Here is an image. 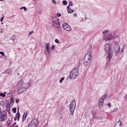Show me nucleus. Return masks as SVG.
Segmentation results:
<instances>
[{
    "label": "nucleus",
    "instance_id": "1",
    "mask_svg": "<svg viewBox=\"0 0 127 127\" xmlns=\"http://www.w3.org/2000/svg\"><path fill=\"white\" fill-rule=\"evenodd\" d=\"M24 83L22 79L20 80L17 84L16 87L18 94H20L24 92L26 90L28 89L29 87H25L23 85L25 84Z\"/></svg>",
    "mask_w": 127,
    "mask_h": 127
},
{
    "label": "nucleus",
    "instance_id": "2",
    "mask_svg": "<svg viewBox=\"0 0 127 127\" xmlns=\"http://www.w3.org/2000/svg\"><path fill=\"white\" fill-rule=\"evenodd\" d=\"M110 46L109 44L107 43L105 45L104 49L106 53H108V57L107 58H109V61L110 62L111 58L113 56V51L110 48Z\"/></svg>",
    "mask_w": 127,
    "mask_h": 127
},
{
    "label": "nucleus",
    "instance_id": "3",
    "mask_svg": "<svg viewBox=\"0 0 127 127\" xmlns=\"http://www.w3.org/2000/svg\"><path fill=\"white\" fill-rule=\"evenodd\" d=\"M52 21L53 26L56 28L58 31L61 32V30L60 27L59 20L55 17H53L52 19Z\"/></svg>",
    "mask_w": 127,
    "mask_h": 127
},
{
    "label": "nucleus",
    "instance_id": "4",
    "mask_svg": "<svg viewBox=\"0 0 127 127\" xmlns=\"http://www.w3.org/2000/svg\"><path fill=\"white\" fill-rule=\"evenodd\" d=\"M79 69L76 68L73 69L70 72V78L71 79H74L76 78L78 75Z\"/></svg>",
    "mask_w": 127,
    "mask_h": 127
},
{
    "label": "nucleus",
    "instance_id": "5",
    "mask_svg": "<svg viewBox=\"0 0 127 127\" xmlns=\"http://www.w3.org/2000/svg\"><path fill=\"white\" fill-rule=\"evenodd\" d=\"M109 34L104 35V39L106 41L113 39L114 31H109Z\"/></svg>",
    "mask_w": 127,
    "mask_h": 127
},
{
    "label": "nucleus",
    "instance_id": "6",
    "mask_svg": "<svg viewBox=\"0 0 127 127\" xmlns=\"http://www.w3.org/2000/svg\"><path fill=\"white\" fill-rule=\"evenodd\" d=\"M92 53L91 52L89 51L88 52L86 55L85 56L83 62H88L90 61V62H91V60L92 59Z\"/></svg>",
    "mask_w": 127,
    "mask_h": 127
},
{
    "label": "nucleus",
    "instance_id": "7",
    "mask_svg": "<svg viewBox=\"0 0 127 127\" xmlns=\"http://www.w3.org/2000/svg\"><path fill=\"white\" fill-rule=\"evenodd\" d=\"M120 51V46L118 44H115L114 47L113 51L115 53V55L117 56Z\"/></svg>",
    "mask_w": 127,
    "mask_h": 127
},
{
    "label": "nucleus",
    "instance_id": "8",
    "mask_svg": "<svg viewBox=\"0 0 127 127\" xmlns=\"http://www.w3.org/2000/svg\"><path fill=\"white\" fill-rule=\"evenodd\" d=\"M31 124H32L35 127H37L38 125V121L36 119H33L31 122Z\"/></svg>",
    "mask_w": 127,
    "mask_h": 127
},
{
    "label": "nucleus",
    "instance_id": "9",
    "mask_svg": "<svg viewBox=\"0 0 127 127\" xmlns=\"http://www.w3.org/2000/svg\"><path fill=\"white\" fill-rule=\"evenodd\" d=\"M71 105L69 106V111L71 115H73L74 111L75 109V107L71 106Z\"/></svg>",
    "mask_w": 127,
    "mask_h": 127
},
{
    "label": "nucleus",
    "instance_id": "10",
    "mask_svg": "<svg viewBox=\"0 0 127 127\" xmlns=\"http://www.w3.org/2000/svg\"><path fill=\"white\" fill-rule=\"evenodd\" d=\"M7 119V117L4 115H1L0 117V120L1 121H5Z\"/></svg>",
    "mask_w": 127,
    "mask_h": 127
},
{
    "label": "nucleus",
    "instance_id": "11",
    "mask_svg": "<svg viewBox=\"0 0 127 127\" xmlns=\"http://www.w3.org/2000/svg\"><path fill=\"white\" fill-rule=\"evenodd\" d=\"M103 102L101 101L100 100H99L98 101V106L99 109L102 108L103 107Z\"/></svg>",
    "mask_w": 127,
    "mask_h": 127
},
{
    "label": "nucleus",
    "instance_id": "12",
    "mask_svg": "<svg viewBox=\"0 0 127 127\" xmlns=\"http://www.w3.org/2000/svg\"><path fill=\"white\" fill-rule=\"evenodd\" d=\"M122 123L120 122H118L115 124L114 127H122L121 126Z\"/></svg>",
    "mask_w": 127,
    "mask_h": 127
},
{
    "label": "nucleus",
    "instance_id": "13",
    "mask_svg": "<svg viewBox=\"0 0 127 127\" xmlns=\"http://www.w3.org/2000/svg\"><path fill=\"white\" fill-rule=\"evenodd\" d=\"M76 102L75 100H72L71 102L70 105H71V106L76 107Z\"/></svg>",
    "mask_w": 127,
    "mask_h": 127
},
{
    "label": "nucleus",
    "instance_id": "14",
    "mask_svg": "<svg viewBox=\"0 0 127 127\" xmlns=\"http://www.w3.org/2000/svg\"><path fill=\"white\" fill-rule=\"evenodd\" d=\"M114 33L113 39L116 38H118L119 39V35L117 32L115 31H114Z\"/></svg>",
    "mask_w": 127,
    "mask_h": 127
},
{
    "label": "nucleus",
    "instance_id": "15",
    "mask_svg": "<svg viewBox=\"0 0 127 127\" xmlns=\"http://www.w3.org/2000/svg\"><path fill=\"white\" fill-rule=\"evenodd\" d=\"M64 106L63 105H62L60 108V109L59 110V113L60 114H61L62 113L64 109Z\"/></svg>",
    "mask_w": 127,
    "mask_h": 127
},
{
    "label": "nucleus",
    "instance_id": "16",
    "mask_svg": "<svg viewBox=\"0 0 127 127\" xmlns=\"http://www.w3.org/2000/svg\"><path fill=\"white\" fill-rule=\"evenodd\" d=\"M106 96L107 95H104L102 96L101 98L99 100H100L101 101H103L104 102Z\"/></svg>",
    "mask_w": 127,
    "mask_h": 127
},
{
    "label": "nucleus",
    "instance_id": "17",
    "mask_svg": "<svg viewBox=\"0 0 127 127\" xmlns=\"http://www.w3.org/2000/svg\"><path fill=\"white\" fill-rule=\"evenodd\" d=\"M69 25L66 23H64L62 25L63 28L65 30L66 27H68Z\"/></svg>",
    "mask_w": 127,
    "mask_h": 127
},
{
    "label": "nucleus",
    "instance_id": "18",
    "mask_svg": "<svg viewBox=\"0 0 127 127\" xmlns=\"http://www.w3.org/2000/svg\"><path fill=\"white\" fill-rule=\"evenodd\" d=\"M15 117V118H17L18 121H19L20 118V113L19 112L18 113H17Z\"/></svg>",
    "mask_w": 127,
    "mask_h": 127
},
{
    "label": "nucleus",
    "instance_id": "19",
    "mask_svg": "<svg viewBox=\"0 0 127 127\" xmlns=\"http://www.w3.org/2000/svg\"><path fill=\"white\" fill-rule=\"evenodd\" d=\"M84 62V65L85 66H87L88 65H89L91 63V62H90V61L88 62H87H87Z\"/></svg>",
    "mask_w": 127,
    "mask_h": 127
},
{
    "label": "nucleus",
    "instance_id": "20",
    "mask_svg": "<svg viewBox=\"0 0 127 127\" xmlns=\"http://www.w3.org/2000/svg\"><path fill=\"white\" fill-rule=\"evenodd\" d=\"M27 115V113H24L23 116V121H24L26 120Z\"/></svg>",
    "mask_w": 127,
    "mask_h": 127
},
{
    "label": "nucleus",
    "instance_id": "21",
    "mask_svg": "<svg viewBox=\"0 0 127 127\" xmlns=\"http://www.w3.org/2000/svg\"><path fill=\"white\" fill-rule=\"evenodd\" d=\"M10 73V70L9 69H7V70L3 72L2 74L5 73V74H9Z\"/></svg>",
    "mask_w": 127,
    "mask_h": 127
},
{
    "label": "nucleus",
    "instance_id": "22",
    "mask_svg": "<svg viewBox=\"0 0 127 127\" xmlns=\"http://www.w3.org/2000/svg\"><path fill=\"white\" fill-rule=\"evenodd\" d=\"M65 30L67 31H71L72 28L71 27L69 26L68 27H66V28Z\"/></svg>",
    "mask_w": 127,
    "mask_h": 127
},
{
    "label": "nucleus",
    "instance_id": "23",
    "mask_svg": "<svg viewBox=\"0 0 127 127\" xmlns=\"http://www.w3.org/2000/svg\"><path fill=\"white\" fill-rule=\"evenodd\" d=\"M14 103V99L12 98H11L10 99V104L11 106H12Z\"/></svg>",
    "mask_w": 127,
    "mask_h": 127
},
{
    "label": "nucleus",
    "instance_id": "24",
    "mask_svg": "<svg viewBox=\"0 0 127 127\" xmlns=\"http://www.w3.org/2000/svg\"><path fill=\"white\" fill-rule=\"evenodd\" d=\"M67 12L69 13H72L73 12V10L71 9V8H70L67 9Z\"/></svg>",
    "mask_w": 127,
    "mask_h": 127
},
{
    "label": "nucleus",
    "instance_id": "25",
    "mask_svg": "<svg viewBox=\"0 0 127 127\" xmlns=\"http://www.w3.org/2000/svg\"><path fill=\"white\" fill-rule=\"evenodd\" d=\"M11 39L13 41H15L16 39V38L15 35H13L11 37Z\"/></svg>",
    "mask_w": 127,
    "mask_h": 127
},
{
    "label": "nucleus",
    "instance_id": "26",
    "mask_svg": "<svg viewBox=\"0 0 127 127\" xmlns=\"http://www.w3.org/2000/svg\"><path fill=\"white\" fill-rule=\"evenodd\" d=\"M46 49H48L50 48V44L49 43H47L46 44Z\"/></svg>",
    "mask_w": 127,
    "mask_h": 127
},
{
    "label": "nucleus",
    "instance_id": "27",
    "mask_svg": "<svg viewBox=\"0 0 127 127\" xmlns=\"http://www.w3.org/2000/svg\"><path fill=\"white\" fill-rule=\"evenodd\" d=\"M0 105L2 107H3L4 106V102L3 101H1L0 102Z\"/></svg>",
    "mask_w": 127,
    "mask_h": 127
},
{
    "label": "nucleus",
    "instance_id": "28",
    "mask_svg": "<svg viewBox=\"0 0 127 127\" xmlns=\"http://www.w3.org/2000/svg\"><path fill=\"white\" fill-rule=\"evenodd\" d=\"M48 54H50L51 53V50L50 48L46 49Z\"/></svg>",
    "mask_w": 127,
    "mask_h": 127
},
{
    "label": "nucleus",
    "instance_id": "29",
    "mask_svg": "<svg viewBox=\"0 0 127 127\" xmlns=\"http://www.w3.org/2000/svg\"><path fill=\"white\" fill-rule=\"evenodd\" d=\"M62 3L63 4L65 5L67 4V3L66 0H64L63 1Z\"/></svg>",
    "mask_w": 127,
    "mask_h": 127
},
{
    "label": "nucleus",
    "instance_id": "30",
    "mask_svg": "<svg viewBox=\"0 0 127 127\" xmlns=\"http://www.w3.org/2000/svg\"><path fill=\"white\" fill-rule=\"evenodd\" d=\"M118 108H114L113 111H111V112L112 113L113 112H115L117 111H118Z\"/></svg>",
    "mask_w": 127,
    "mask_h": 127
},
{
    "label": "nucleus",
    "instance_id": "31",
    "mask_svg": "<svg viewBox=\"0 0 127 127\" xmlns=\"http://www.w3.org/2000/svg\"><path fill=\"white\" fill-rule=\"evenodd\" d=\"M16 108L15 107L13 108L12 109V111H13L14 113H15L16 112Z\"/></svg>",
    "mask_w": 127,
    "mask_h": 127
},
{
    "label": "nucleus",
    "instance_id": "32",
    "mask_svg": "<svg viewBox=\"0 0 127 127\" xmlns=\"http://www.w3.org/2000/svg\"><path fill=\"white\" fill-rule=\"evenodd\" d=\"M0 96H2L3 97H4L6 96L5 94L2 93H0Z\"/></svg>",
    "mask_w": 127,
    "mask_h": 127
},
{
    "label": "nucleus",
    "instance_id": "33",
    "mask_svg": "<svg viewBox=\"0 0 127 127\" xmlns=\"http://www.w3.org/2000/svg\"><path fill=\"white\" fill-rule=\"evenodd\" d=\"M31 81H29L27 85H28V86L27 87H29V88L30 87L31 85Z\"/></svg>",
    "mask_w": 127,
    "mask_h": 127
},
{
    "label": "nucleus",
    "instance_id": "34",
    "mask_svg": "<svg viewBox=\"0 0 127 127\" xmlns=\"http://www.w3.org/2000/svg\"><path fill=\"white\" fill-rule=\"evenodd\" d=\"M6 104L7 105H9V104L11 105L10 104V100H7L6 101Z\"/></svg>",
    "mask_w": 127,
    "mask_h": 127
},
{
    "label": "nucleus",
    "instance_id": "35",
    "mask_svg": "<svg viewBox=\"0 0 127 127\" xmlns=\"http://www.w3.org/2000/svg\"><path fill=\"white\" fill-rule=\"evenodd\" d=\"M64 78L63 77L62 78L60 81V83H61L63 81L64 79Z\"/></svg>",
    "mask_w": 127,
    "mask_h": 127
},
{
    "label": "nucleus",
    "instance_id": "36",
    "mask_svg": "<svg viewBox=\"0 0 127 127\" xmlns=\"http://www.w3.org/2000/svg\"><path fill=\"white\" fill-rule=\"evenodd\" d=\"M109 31L108 30H105L102 33L103 34H104L106 33H108Z\"/></svg>",
    "mask_w": 127,
    "mask_h": 127
},
{
    "label": "nucleus",
    "instance_id": "37",
    "mask_svg": "<svg viewBox=\"0 0 127 127\" xmlns=\"http://www.w3.org/2000/svg\"><path fill=\"white\" fill-rule=\"evenodd\" d=\"M61 14L60 13H57L56 14V16L57 17H60L61 16Z\"/></svg>",
    "mask_w": 127,
    "mask_h": 127
},
{
    "label": "nucleus",
    "instance_id": "38",
    "mask_svg": "<svg viewBox=\"0 0 127 127\" xmlns=\"http://www.w3.org/2000/svg\"><path fill=\"white\" fill-rule=\"evenodd\" d=\"M55 41L56 43L58 44H59L60 43L59 41L58 40V39H55Z\"/></svg>",
    "mask_w": 127,
    "mask_h": 127
},
{
    "label": "nucleus",
    "instance_id": "39",
    "mask_svg": "<svg viewBox=\"0 0 127 127\" xmlns=\"http://www.w3.org/2000/svg\"><path fill=\"white\" fill-rule=\"evenodd\" d=\"M6 108H7V109H8V108H10V106L11 107L12 106H11V105L9 104V105H6Z\"/></svg>",
    "mask_w": 127,
    "mask_h": 127
},
{
    "label": "nucleus",
    "instance_id": "40",
    "mask_svg": "<svg viewBox=\"0 0 127 127\" xmlns=\"http://www.w3.org/2000/svg\"><path fill=\"white\" fill-rule=\"evenodd\" d=\"M0 54L2 56H4L5 55V54L4 52H3L1 51L0 52Z\"/></svg>",
    "mask_w": 127,
    "mask_h": 127
},
{
    "label": "nucleus",
    "instance_id": "41",
    "mask_svg": "<svg viewBox=\"0 0 127 127\" xmlns=\"http://www.w3.org/2000/svg\"><path fill=\"white\" fill-rule=\"evenodd\" d=\"M12 95V94L11 93H9L7 94V95L8 96L10 97Z\"/></svg>",
    "mask_w": 127,
    "mask_h": 127
},
{
    "label": "nucleus",
    "instance_id": "42",
    "mask_svg": "<svg viewBox=\"0 0 127 127\" xmlns=\"http://www.w3.org/2000/svg\"><path fill=\"white\" fill-rule=\"evenodd\" d=\"M107 105L109 106V108H110L111 106V103H109L107 104Z\"/></svg>",
    "mask_w": 127,
    "mask_h": 127
},
{
    "label": "nucleus",
    "instance_id": "43",
    "mask_svg": "<svg viewBox=\"0 0 127 127\" xmlns=\"http://www.w3.org/2000/svg\"><path fill=\"white\" fill-rule=\"evenodd\" d=\"M69 5L70 6H72L73 5L72 2H70L69 3Z\"/></svg>",
    "mask_w": 127,
    "mask_h": 127
},
{
    "label": "nucleus",
    "instance_id": "44",
    "mask_svg": "<svg viewBox=\"0 0 127 127\" xmlns=\"http://www.w3.org/2000/svg\"><path fill=\"white\" fill-rule=\"evenodd\" d=\"M4 17V16H3L2 17H1L0 18V21L1 22H2L3 21Z\"/></svg>",
    "mask_w": 127,
    "mask_h": 127
},
{
    "label": "nucleus",
    "instance_id": "45",
    "mask_svg": "<svg viewBox=\"0 0 127 127\" xmlns=\"http://www.w3.org/2000/svg\"><path fill=\"white\" fill-rule=\"evenodd\" d=\"M33 32H34V31H32L29 32V35L31 34H32L33 33Z\"/></svg>",
    "mask_w": 127,
    "mask_h": 127
},
{
    "label": "nucleus",
    "instance_id": "46",
    "mask_svg": "<svg viewBox=\"0 0 127 127\" xmlns=\"http://www.w3.org/2000/svg\"><path fill=\"white\" fill-rule=\"evenodd\" d=\"M52 2L54 4H56V2L55 0H52Z\"/></svg>",
    "mask_w": 127,
    "mask_h": 127
},
{
    "label": "nucleus",
    "instance_id": "47",
    "mask_svg": "<svg viewBox=\"0 0 127 127\" xmlns=\"http://www.w3.org/2000/svg\"><path fill=\"white\" fill-rule=\"evenodd\" d=\"M7 110L8 112L9 113V114H10V108H8V109H7Z\"/></svg>",
    "mask_w": 127,
    "mask_h": 127
},
{
    "label": "nucleus",
    "instance_id": "48",
    "mask_svg": "<svg viewBox=\"0 0 127 127\" xmlns=\"http://www.w3.org/2000/svg\"><path fill=\"white\" fill-rule=\"evenodd\" d=\"M55 45H53L52 47V50H53L55 48Z\"/></svg>",
    "mask_w": 127,
    "mask_h": 127
},
{
    "label": "nucleus",
    "instance_id": "49",
    "mask_svg": "<svg viewBox=\"0 0 127 127\" xmlns=\"http://www.w3.org/2000/svg\"><path fill=\"white\" fill-rule=\"evenodd\" d=\"M124 49V48H123L122 49H121V53H122L123 52Z\"/></svg>",
    "mask_w": 127,
    "mask_h": 127
},
{
    "label": "nucleus",
    "instance_id": "50",
    "mask_svg": "<svg viewBox=\"0 0 127 127\" xmlns=\"http://www.w3.org/2000/svg\"><path fill=\"white\" fill-rule=\"evenodd\" d=\"M19 100L18 99H17L16 100V103H18L19 102Z\"/></svg>",
    "mask_w": 127,
    "mask_h": 127
},
{
    "label": "nucleus",
    "instance_id": "51",
    "mask_svg": "<svg viewBox=\"0 0 127 127\" xmlns=\"http://www.w3.org/2000/svg\"><path fill=\"white\" fill-rule=\"evenodd\" d=\"M125 99H127V94L125 96Z\"/></svg>",
    "mask_w": 127,
    "mask_h": 127
},
{
    "label": "nucleus",
    "instance_id": "52",
    "mask_svg": "<svg viewBox=\"0 0 127 127\" xmlns=\"http://www.w3.org/2000/svg\"><path fill=\"white\" fill-rule=\"evenodd\" d=\"M23 9H24L25 11H26L27 10V9L25 7H24V8Z\"/></svg>",
    "mask_w": 127,
    "mask_h": 127
},
{
    "label": "nucleus",
    "instance_id": "53",
    "mask_svg": "<svg viewBox=\"0 0 127 127\" xmlns=\"http://www.w3.org/2000/svg\"><path fill=\"white\" fill-rule=\"evenodd\" d=\"M77 14L76 13L75 14H74V16L76 17L77 16Z\"/></svg>",
    "mask_w": 127,
    "mask_h": 127
},
{
    "label": "nucleus",
    "instance_id": "54",
    "mask_svg": "<svg viewBox=\"0 0 127 127\" xmlns=\"http://www.w3.org/2000/svg\"><path fill=\"white\" fill-rule=\"evenodd\" d=\"M70 6H69V5L68 6H67V9L70 8H69Z\"/></svg>",
    "mask_w": 127,
    "mask_h": 127
},
{
    "label": "nucleus",
    "instance_id": "55",
    "mask_svg": "<svg viewBox=\"0 0 127 127\" xmlns=\"http://www.w3.org/2000/svg\"><path fill=\"white\" fill-rule=\"evenodd\" d=\"M24 8V7H21L20 8V9H21V10H22V9H23Z\"/></svg>",
    "mask_w": 127,
    "mask_h": 127
},
{
    "label": "nucleus",
    "instance_id": "56",
    "mask_svg": "<svg viewBox=\"0 0 127 127\" xmlns=\"http://www.w3.org/2000/svg\"><path fill=\"white\" fill-rule=\"evenodd\" d=\"M80 63H79L78 64H77V67H78V66H80Z\"/></svg>",
    "mask_w": 127,
    "mask_h": 127
},
{
    "label": "nucleus",
    "instance_id": "57",
    "mask_svg": "<svg viewBox=\"0 0 127 127\" xmlns=\"http://www.w3.org/2000/svg\"><path fill=\"white\" fill-rule=\"evenodd\" d=\"M17 118H15V117H14V120L15 121H16L17 120Z\"/></svg>",
    "mask_w": 127,
    "mask_h": 127
},
{
    "label": "nucleus",
    "instance_id": "58",
    "mask_svg": "<svg viewBox=\"0 0 127 127\" xmlns=\"http://www.w3.org/2000/svg\"><path fill=\"white\" fill-rule=\"evenodd\" d=\"M16 124V122H15L14 123V125H15Z\"/></svg>",
    "mask_w": 127,
    "mask_h": 127
},
{
    "label": "nucleus",
    "instance_id": "59",
    "mask_svg": "<svg viewBox=\"0 0 127 127\" xmlns=\"http://www.w3.org/2000/svg\"><path fill=\"white\" fill-rule=\"evenodd\" d=\"M15 127H18V126H16Z\"/></svg>",
    "mask_w": 127,
    "mask_h": 127
},
{
    "label": "nucleus",
    "instance_id": "60",
    "mask_svg": "<svg viewBox=\"0 0 127 127\" xmlns=\"http://www.w3.org/2000/svg\"><path fill=\"white\" fill-rule=\"evenodd\" d=\"M3 0H0V1H3Z\"/></svg>",
    "mask_w": 127,
    "mask_h": 127
},
{
    "label": "nucleus",
    "instance_id": "61",
    "mask_svg": "<svg viewBox=\"0 0 127 127\" xmlns=\"http://www.w3.org/2000/svg\"><path fill=\"white\" fill-rule=\"evenodd\" d=\"M18 75H19V73H18Z\"/></svg>",
    "mask_w": 127,
    "mask_h": 127
},
{
    "label": "nucleus",
    "instance_id": "62",
    "mask_svg": "<svg viewBox=\"0 0 127 127\" xmlns=\"http://www.w3.org/2000/svg\"><path fill=\"white\" fill-rule=\"evenodd\" d=\"M18 111H19V109H18Z\"/></svg>",
    "mask_w": 127,
    "mask_h": 127
}]
</instances>
